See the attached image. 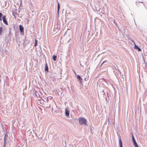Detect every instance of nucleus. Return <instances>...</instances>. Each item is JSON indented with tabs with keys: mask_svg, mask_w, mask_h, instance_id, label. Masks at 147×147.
Returning a JSON list of instances; mask_svg holds the SVG:
<instances>
[{
	"mask_svg": "<svg viewBox=\"0 0 147 147\" xmlns=\"http://www.w3.org/2000/svg\"><path fill=\"white\" fill-rule=\"evenodd\" d=\"M6 16H3L2 17V19L3 20V22L6 25H8V23L6 19Z\"/></svg>",
	"mask_w": 147,
	"mask_h": 147,
	"instance_id": "f03ea898",
	"label": "nucleus"
},
{
	"mask_svg": "<svg viewBox=\"0 0 147 147\" xmlns=\"http://www.w3.org/2000/svg\"><path fill=\"white\" fill-rule=\"evenodd\" d=\"M119 147H123L122 142L121 138H119Z\"/></svg>",
	"mask_w": 147,
	"mask_h": 147,
	"instance_id": "423d86ee",
	"label": "nucleus"
},
{
	"mask_svg": "<svg viewBox=\"0 0 147 147\" xmlns=\"http://www.w3.org/2000/svg\"><path fill=\"white\" fill-rule=\"evenodd\" d=\"M132 140L133 141L135 140L133 135H132Z\"/></svg>",
	"mask_w": 147,
	"mask_h": 147,
	"instance_id": "a211bd4d",
	"label": "nucleus"
},
{
	"mask_svg": "<svg viewBox=\"0 0 147 147\" xmlns=\"http://www.w3.org/2000/svg\"><path fill=\"white\" fill-rule=\"evenodd\" d=\"M57 58V57L56 55H53V59L54 61H55L56 60Z\"/></svg>",
	"mask_w": 147,
	"mask_h": 147,
	"instance_id": "ddd939ff",
	"label": "nucleus"
},
{
	"mask_svg": "<svg viewBox=\"0 0 147 147\" xmlns=\"http://www.w3.org/2000/svg\"><path fill=\"white\" fill-rule=\"evenodd\" d=\"M79 122L80 125H87V120L86 119L83 117H81L79 118Z\"/></svg>",
	"mask_w": 147,
	"mask_h": 147,
	"instance_id": "f257e3e1",
	"label": "nucleus"
},
{
	"mask_svg": "<svg viewBox=\"0 0 147 147\" xmlns=\"http://www.w3.org/2000/svg\"><path fill=\"white\" fill-rule=\"evenodd\" d=\"M65 114L66 116L67 117H68L69 116V112L67 108L65 109Z\"/></svg>",
	"mask_w": 147,
	"mask_h": 147,
	"instance_id": "20e7f679",
	"label": "nucleus"
},
{
	"mask_svg": "<svg viewBox=\"0 0 147 147\" xmlns=\"http://www.w3.org/2000/svg\"><path fill=\"white\" fill-rule=\"evenodd\" d=\"M37 40L35 39V44H34V46L36 47L37 46Z\"/></svg>",
	"mask_w": 147,
	"mask_h": 147,
	"instance_id": "4468645a",
	"label": "nucleus"
},
{
	"mask_svg": "<svg viewBox=\"0 0 147 147\" xmlns=\"http://www.w3.org/2000/svg\"><path fill=\"white\" fill-rule=\"evenodd\" d=\"M135 49H138V51H141V49L138 46L136 45H135Z\"/></svg>",
	"mask_w": 147,
	"mask_h": 147,
	"instance_id": "1a4fd4ad",
	"label": "nucleus"
},
{
	"mask_svg": "<svg viewBox=\"0 0 147 147\" xmlns=\"http://www.w3.org/2000/svg\"><path fill=\"white\" fill-rule=\"evenodd\" d=\"M2 27H0V35L1 34V33L2 31Z\"/></svg>",
	"mask_w": 147,
	"mask_h": 147,
	"instance_id": "dca6fc26",
	"label": "nucleus"
},
{
	"mask_svg": "<svg viewBox=\"0 0 147 147\" xmlns=\"http://www.w3.org/2000/svg\"><path fill=\"white\" fill-rule=\"evenodd\" d=\"M12 14L13 16L14 17V18H16V16L17 14L16 13L13 11L12 12Z\"/></svg>",
	"mask_w": 147,
	"mask_h": 147,
	"instance_id": "f8f14e48",
	"label": "nucleus"
},
{
	"mask_svg": "<svg viewBox=\"0 0 147 147\" xmlns=\"http://www.w3.org/2000/svg\"><path fill=\"white\" fill-rule=\"evenodd\" d=\"M25 42V39H24V42H23V45L24 46L25 45H24V42Z\"/></svg>",
	"mask_w": 147,
	"mask_h": 147,
	"instance_id": "aec40b11",
	"label": "nucleus"
},
{
	"mask_svg": "<svg viewBox=\"0 0 147 147\" xmlns=\"http://www.w3.org/2000/svg\"><path fill=\"white\" fill-rule=\"evenodd\" d=\"M77 78L78 80H79L80 82H81L82 80V79L80 76L79 75H77Z\"/></svg>",
	"mask_w": 147,
	"mask_h": 147,
	"instance_id": "9d476101",
	"label": "nucleus"
},
{
	"mask_svg": "<svg viewBox=\"0 0 147 147\" xmlns=\"http://www.w3.org/2000/svg\"><path fill=\"white\" fill-rule=\"evenodd\" d=\"M8 137V134L7 133H6L5 134V136L4 138V146H5L6 145V140L7 139Z\"/></svg>",
	"mask_w": 147,
	"mask_h": 147,
	"instance_id": "7ed1b4c3",
	"label": "nucleus"
},
{
	"mask_svg": "<svg viewBox=\"0 0 147 147\" xmlns=\"http://www.w3.org/2000/svg\"><path fill=\"white\" fill-rule=\"evenodd\" d=\"M102 93H103V95H105V90H103L102 91Z\"/></svg>",
	"mask_w": 147,
	"mask_h": 147,
	"instance_id": "6ab92c4d",
	"label": "nucleus"
},
{
	"mask_svg": "<svg viewBox=\"0 0 147 147\" xmlns=\"http://www.w3.org/2000/svg\"><path fill=\"white\" fill-rule=\"evenodd\" d=\"M45 71L48 72L49 71V68H48V67L46 63L45 64Z\"/></svg>",
	"mask_w": 147,
	"mask_h": 147,
	"instance_id": "0eeeda50",
	"label": "nucleus"
},
{
	"mask_svg": "<svg viewBox=\"0 0 147 147\" xmlns=\"http://www.w3.org/2000/svg\"><path fill=\"white\" fill-rule=\"evenodd\" d=\"M60 4L58 2V5H57V13L58 14H59V11L60 9Z\"/></svg>",
	"mask_w": 147,
	"mask_h": 147,
	"instance_id": "9b49d317",
	"label": "nucleus"
},
{
	"mask_svg": "<svg viewBox=\"0 0 147 147\" xmlns=\"http://www.w3.org/2000/svg\"><path fill=\"white\" fill-rule=\"evenodd\" d=\"M11 33V31H10L9 32V33Z\"/></svg>",
	"mask_w": 147,
	"mask_h": 147,
	"instance_id": "4be33fe9",
	"label": "nucleus"
},
{
	"mask_svg": "<svg viewBox=\"0 0 147 147\" xmlns=\"http://www.w3.org/2000/svg\"><path fill=\"white\" fill-rule=\"evenodd\" d=\"M133 142L135 147H138V144L136 141V140L133 141Z\"/></svg>",
	"mask_w": 147,
	"mask_h": 147,
	"instance_id": "6e6552de",
	"label": "nucleus"
},
{
	"mask_svg": "<svg viewBox=\"0 0 147 147\" xmlns=\"http://www.w3.org/2000/svg\"><path fill=\"white\" fill-rule=\"evenodd\" d=\"M113 23H114V24H115L116 25H117V23H116L115 22V21H114V22H113Z\"/></svg>",
	"mask_w": 147,
	"mask_h": 147,
	"instance_id": "412c9836",
	"label": "nucleus"
},
{
	"mask_svg": "<svg viewBox=\"0 0 147 147\" xmlns=\"http://www.w3.org/2000/svg\"><path fill=\"white\" fill-rule=\"evenodd\" d=\"M25 39H26V36H25Z\"/></svg>",
	"mask_w": 147,
	"mask_h": 147,
	"instance_id": "5701e85b",
	"label": "nucleus"
},
{
	"mask_svg": "<svg viewBox=\"0 0 147 147\" xmlns=\"http://www.w3.org/2000/svg\"><path fill=\"white\" fill-rule=\"evenodd\" d=\"M107 61H104L101 64V65L100 66V67L102 66V65H103L105 63H107Z\"/></svg>",
	"mask_w": 147,
	"mask_h": 147,
	"instance_id": "f3484780",
	"label": "nucleus"
},
{
	"mask_svg": "<svg viewBox=\"0 0 147 147\" xmlns=\"http://www.w3.org/2000/svg\"><path fill=\"white\" fill-rule=\"evenodd\" d=\"M3 16L2 14L0 12V20L1 21H2L1 18L2 17H3Z\"/></svg>",
	"mask_w": 147,
	"mask_h": 147,
	"instance_id": "2eb2a0df",
	"label": "nucleus"
},
{
	"mask_svg": "<svg viewBox=\"0 0 147 147\" xmlns=\"http://www.w3.org/2000/svg\"><path fill=\"white\" fill-rule=\"evenodd\" d=\"M19 28L20 31L21 32H24V28L22 26L20 25L19 26Z\"/></svg>",
	"mask_w": 147,
	"mask_h": 147,
	"instance_id": "39448f33",
	"label": "nucleus"
}]
</instances>
